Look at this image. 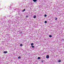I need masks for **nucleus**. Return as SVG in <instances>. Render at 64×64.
Listing matches in <instances>:
<instances>
[{
  "label": "nucleus",
  "instance_id": "1",
  "mask_svg": "<svg viewBox=\"0 0 64 64\" xmlns=\"http://www.w3.org/2000/svg\"><path fill=\"white\" fill-rule=\"evenodd\" d=\"M46 57L47 59H49V56L48 55H47Z\"/></svg>",
  "mask_w": 64,
  "mask_h": 64
},
{
  "label": "nucleus",
  "instance_id": "2",
  "mask_svg": "<svg viewBox=\"0 0 64 64\" xmlns=\"http://www.w3.org/2000/svg\"><path fill=\"white\" fill-rule=\"evenodd\" d=\"M4 53H8V52L7 51H4Z\"/></svg>",
  "mask_w": 64,
  "mask_h": 64
},
{
  "label": "nucleus",
  "instance_id": "3",
  "mask_svg": "<svg viewBox=\"0 0 64 64\" xmlns=\"http://www.w3.org/2000/svg\"><path fill=\"white\" fill-rule=\"evenodd\" d=\"M31 46H33V45H34V44L33 43H32L31 44Z\"/></svg>",
  "mask_w": 64,
  "mask_h": 64
},
{
  "label": "nucleus",
  "instance_id": "4",
  "mask_svg": "<svg viewBox=\"0 0 64 64\" xmlns=\"http://www.w3.org/2000/svg\"><path fill=\"white\" fill-rule=\"evenodd\" d=\"M25 11V9H24L23 10H22V12H24Z\"/></svg>",
  "mask_w": 64,
  "mask_h": 64
},
{
  "label": "nucleus",
  "instance_id": "5",
  "mask_svg": "<svg viewBox=\"0 0 64 64\" xmlns=\"http://www.w3.org/2000/svg\"><path fill=\"white\" fill-rule=\"evenodd\" d=\"M37 1V0H33V1L34 2H36V1Z\"/></svg>",
  "mask_w": 64,
  "mask_h": 64
},
{
  "label": "nucleus",
  "instance_id": "6",
  "mask_svg": "<svg viewBox=\"0 0 64 64\" xmlns=\"http://www.w3.org/2000/svg\"><path fill=\"white\" fill-rule=\"evenodd\" d=\"M36 16H34V18H36Z\"/></svg>",
  "mask_w": 64,
  "mask_h": 64
},
{
  "label": "nucleus",
  "instance_id": "7",
  "mask_svg": "<svg viewBox=\"0 0 64 64\" xmlns=\"http://www.w3.org/2000/svg\"><path fill=\"white\" fill-rule=\"evenodd\" d=\"M38 59H40V57H38Z\"/></svg>",
  "mask_w": 64,
  "mask_h": 64
},
{
  "label": "nucleus",
  "instance_id": "8",
  "mask_svg": "<svg viewBox=\"0 0 64 64\" xmlns=\"http://www.w3.org/2000/svg\"><path fill=\"white\" fill-rule=\"evenodd\" d=\"M47 22L46 21L44 22L45 23H47Z\"/></svg>",
  "mask_w": 64,
  "mask_h": 64
},
{
  "label": "nucleus",
  "instance_id": "9",
  "mask_svg": "<svg viewBox=\"0 0 64 64\" xmlns=\"http://www.w3.org/2000/svg\"><path fill=\"white\" fill-rule=\"evenodd\" d=\"M49 36L50 37H52V36H51V35H50Z\"/></svg>",
  "mask_w": 64,
  "mask_h": 64
},
{
  "label": "nucleus",
  "instance_id": "10",
  "mask_svg": "<svg viewBox=\"0 0 64 64\" xmlns=\"http://www.w3.org/2000/svg\"><path fill=\"white\" fill-rule=\"evenodd\" d=\"M23 46V45H22V44H20V46Z\"/></svg>",
  "mask_w": 64,
  "mask_h": 64
},
{
  "label": "nucleus",
  "instance_id": "11",
  "mask_svg": "<svg viewBox=\"0 0 64 64\" xmlns=\"http://www.w3.org/2000/svg\"><path fill=\"white\" fill-rule=\"evenodd\" d=\"M61 61V60H59L58 61V62H60Z\"/></svg>",
  "mask_w": 64,
  "mask_h": 64
},
{
  "label": "nucleus",
  "instance_id": "12",
  "mask_svg": "<svg viewBox=\"0 0 64 64\" xmlns=\"http://www.w3.org/2000/svg\"><path fill=\"white\" fill-rule=\"evenodd\" d=\"M18 59H20V58H21V57L20 56H19L18 57Z\"/></svg>",
  "mask_w": 64,
  "mask_h": 64
},
{
  "label": "nucleus",
  "instance_id": "13",
  "mask_svg": "<svg viewBox=\"0 0 64 64\" xmlns=\"http://www.w3.org/2000/svg\"><path fill=\"white\" fill-rule=\"evenodd\" d=\"M57 18H56L55 19V20H57Z\"/></svg>",
  "mask_w": 64,
  "mask_h": 64
},
{
  "label": "nucleus",
  "instance_id": "14",
  "mask_svg": "<svg viewBox=\"0 0 64 64\" xmlns=\"http://www.w3.org/2000/svg\"><path fill=\"white\" fill-rule=\"evenodd\" d=\"M47 16V15L46 14H45L44 15V17H46Z\"/></svg>",
  "mask_w": 64,
  "mask_h": 64
},
{
  "label": "nucleus",
  "instance_id": "15",
  "mask_svg": "<svg viewBox=\"0 0 64 64\" xmlns=\"http://www.w3.org/2000/svg\"><path fill=\"white\" fill-rule=\"evenodd\" d=\"M44 62V60H42V62Z\"/></svg>",
  "mask_w": 64,
  "mask_h": 64
},
{
  "label": "nucleus",
  "instance_id": "16",
  "mask_svg": "<svg viewBox=\"0 0 64 64\" xmlns=\"http://www.w3.org/2000/svg\"><path fill=\"white\" fill-rule=\"evenodd\" d=\"M32 48H34V46H32Z\"/></svg>",
  "mask_w": 64,
  "mask_h": 64
},
{
  "label": "nucleus",
  "instance_id": "17",
  "mask_svg": "<svg viewBox=\"0 0 64 64\" xmlns=\"http://www.w3.org/2000/svg\"><path fill=\"white\" fill-rule=\"evenodd\" d=\"M11 62L12 63V62H13V61L11 60Z\"/></svg>",
  "mask_w": 64,
  "mask_h": 64
},
{
  "label": "nucleus",
  "instance_id": "18",
  "mask_svg": "<svg viewBox=\"0 0 64 64\" xmlns=\"http://www.w3.org/2000/svg\"><path fill=\"white\" fill-rule=\"evenodd\" d=\"M26 17H28V16H26Z\"/></svg>",
  "mask_w": 64,
  "mask_h": 64
}]
</instances>
